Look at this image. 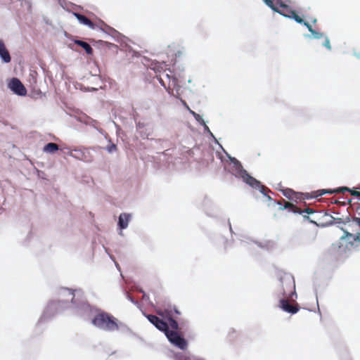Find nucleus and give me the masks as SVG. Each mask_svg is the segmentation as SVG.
I'll return each mask as SVG.
<instances>
[{"mask_svg":"<svg viewBox=\"0 0 360 360\" xmlns=\"http://www.w3.org/2000/svg\"><path fill=\"white\" fill-rule=\"evenodd\" d=\"M356 211L359 215H360V203H356Z\"/></svg>","mask_w":360,"mask_h":360,"instance_id":"53","label":"nucleus"},{"mask_svg":"<svg viewBox=\"0 0 360 360\" xmlns=\"http://www.w3.org/2000/svg\"><path fill=\"white\" fill-rule=\"evenodd\" d=\"M310 33H311L310 34H304V37L305 38L316 39H319L323 38V37H325V34L323 32L316 31L314 29L311 30Z\"/></svg>","mask_w":360,"mask_h":360,"instance_id":"31","label":"nucleus"},{"mask_svg":"<svg viewBox=\"0 0 360 360\" xmlns=\"http://www.w3.org/2000/svg\"><path fill=\"white\" fill-rule=\"evenodd\" d=\"M90 311H86L83 315H78L84 319H88L91 316L94 317L91 320V324L96 328L106 332H114V328H117V318L111 314L103 311L98 308L93 307L89 304Z\"/></svg>","mask_w":360,"mask_h":360,"instance_id":"3","label":"nucleus"},{"mask_svg":"<svg viewBox=\"0 0 360 360\" xmlns=\"http://www.w3.org/2000/svg\"><path fill=\"white\" fill-rule=\"evenodd\" d=\"M200 125L203 127L204 133L207 134L209 136H212V132L210 131L205 122H203Z\"/></svg>","mask_w":360,"mask_h":360,"instance_id":"41","label":"nucleus"},{"mask_svg":"<svg viewBox=\"0 0 360 360\" xmlns=\"http://www.w3.org/2000/svg\"><path fill=\"white\" fill-rule=\"evenodd\" d=\"M338 192H340V190L338 189V187L336 188L319 189V190H317L316 191H314L312 193L313 194H317V196L319 197V196H322V195H326V194L331 195V194H333V193H338Z\"/></svg>","mask_w":360,"mask_h":360,"instance_id":"25","label":"nucleus"},{"mask_svg":"<svg viewBox=\"0 0 360 360\" xmlns=\"http://www.w3.org/2000/svg\"><path fill=\"white\" fill-rule=\"evenodd\" d=\"M228 224H229V230H230L231 233V234L234 233L229 220L228 221Z\"/></svg>","mask_w":360,"mask_h":360,"instance_id":"55","label":"nucleus"},{"mask_svg":"<svg viewBox=\"0 0 360 360\" xmlns=\"http://www.w3.org/2000/svg\"><path fill=\"white\" fill-rule=\"evenodd\" d=\"M323 38H324V41L323 42L322 46L326 47L328 50L330 51L332 48L329 38L326 35H325V37Z\"/></svg>","mask_w":360,"mask_h":360,"instance_id":"39","label":"nucleus"},{"mask_svg":"<svg viewBox=\"0 0 360 360\" xmlns=\"http://www.w3.org/2000/svg\"><path fill=\"white\" fill-rule=\"evenodd\" d=\"M91 42L93 44V45L96 47L100 48L104 45L107 46L109 49L111 47H117V46L115 44L110 43L105 41L103 40H95L91 39Z\"/></svg>","mask_w":360,"mask_h":360,"instance_id":"29","label":"nucleus"},{"mask_svg":"<svg viewBox=\"0 0 360 360\" xmlns=\"http://www.w3.org/2000/svg\"><path fill=\"white\" fill-rule=\"evenodd\" d=\"M304 195H305V199H307V200H309V199H312V198H317V197H318V196H317V194H314V195L311 196V195H310V194H309V193H304Z\"/></svg>","mask_w":360,"mask_h":360,"instance_id":"47","label":"nucleus"},{"mask_svg":"<svg viewBox=\"0 0 360 360\" xmlns=\"http://www.w3.org/2000/svg\"><path fill=\"white\" fill-rule=\"evenodd\" d=\"M71 6H72L73 8H75L82 9V7L81 6L76 5V4H72V3H71Z\"/></svg>","mask_w":360,"mask_h":360,"instance_id":"54","label":"nucleus"},{"mask_svg":"<svg viewBox=\"0 0 360 360\" xmlns=\"http://www.w3.org/2000/svg\"><path fill=\"white\" fill-rule=\"evenodd\" d=\"M302 25L305 26L309 32L313 30L311 25L307 21L304 20V22H302Z\"/></svg>","mask_w":360,"mask_h":360,"instance_id":"46","label":"nucleus"},{"mask_svg":"<svg viewBox=\"0 0 360 360\" xmlns=\"http://www.w3.org/2000/svg\"><path fill=\"white\" fill-rule=\"evenodd\" d=\"M32 237V232H29L27 236V238L26 240H29L30 238H31Z\"/></svg>","mask_w":360,"mask_h":360,"instance_id":"57","label":"nucleus"},{"mask_svg":"<svg viewBox=\"0 0 360 360\" xmlns=\"http://www.w3.org/2000/svg\"><path fill=\"white\" fill-rule=\"evenodd\" d=\"M278 307L283 311L291 314H296L300 309L298 307L290 304L288 300L285 297L280 298Z\"/></svg>","mask_w":360,"mask_h":360,"instance_id":"12","label":"nucleus"},{"mask_svg":"<svg viewBox=\"0 0 360 360\" xmlns=\"http://www.w3.org/2000/svg\"><path fill=\"white\" fill-rule=\"evenodd\" d=\"M330 219H333V220H335V224H345V221H344L342 220V219H341V218H335V217H333L331 215H330Z\"/></svg>","mask_w":360,"mask_h":360,"instance_id":"45","label":"nucleus"},{"mask_svg":"<svg viewBox=\"0 0 360 360\" xmlns=\"http://www.w3.org/2000/svg\"><path fill=\"white\" fill-rule=\"evenodd\" d=\"M229 337L231 340H233L236 337V330L233 328L230 329L229 332Z\"/></svg>","mask_w":360,"mask_h":360,"instance_id":"42","label":"nucleus"},{"mask_svg":"<svg viewBox=\"0 0 360 360\" xmlns=\"http://www.w3.org/2000/svg\"><path fill=\"white\" fill-rule=\"evenodd\" d=\"M230 158V163L231 165V167L229 169L228 172L234 176L237 179H240L243 180L244 183L248 184L252 188L258 190L264 197L266 198V200L269 202L268 206H271V204L273 205H278L279 210H288L291 206L290 203L287 202L285 200V205L281 203L280 201L274 200L269 195V193L274 195L273 192L271 191L269 188L266 187L262 184L261 181L252 176L243 167L241 162L234 157Z\"/></svg>","mask_w":360,"mask_h":360,"instance_id":"2","label":"nucleus"},{"mask_svg":"<svg viewBox=\"0 0 360 360\" xmlns=\"http://www.w3.org/2000/svg\"><path fill=\"white\" fill-rule=\"evenodd\" d=\"M220 238L221 239V240L223 242L224 250H226L227 248L231 245L232 241L229 240L227 238H224L222 236H220Z\"/></svg>","mask_w":360,"mask_h":360,"instance_id":"40","label":"nucleus"},{"mask_svg":"<svg viewBox=\"0 0 360 360\" xmlns=\"http://www.w3.org/2000/svg\"><path fill=\"white\" fill-rule=\"evenodd\" d=\"M15 1H20L22 6H26L28 11L31 10V0H15Z\"/></svg>","mask_w":360,"mask_h":360,"instance_id":"37","label":"nucleus"},{"mask_svg":"<svg viewBox=\"0 0 360 360\" xmlns=\"http://www.w3.org/2000/svg\"><path fill=\"white\" fill-rule=\"evenodd\" d=\"M69 155L77 160L86 162H91L93 160L92 156L89 152V148L84 147L72 150L70 152Z\"/></svg>","mask_w":360,"mask_h":360,"instance_id":"9","label":"nucleus"},{"mask_svg":"<svg viewBox=\"0 0 360 360\" xmlns=\"http://www.w3.org/2000/svg\"><path fill=\"white\" fill-rule=\"evenodd\" d=\"M191 333V326L188 320L179 319V333L184 338Z\"/></svg>","mask_w":360,"mask_h":360,"instance_id":"20","label":"nucleus"},{"mask_svg":"<svg viewBox=\"0 0 360 360\" xmlns=\"http://www.w3.org/2000/svg\"><path fill=\"white\" fill-rule=\"evenodd\" d=\"M99 23L102 25V26H99L98 25V29L102 31L103 32H104L105 34L109 35L110 34H112V30H115V28L109 26L108 25H107L104 21L101 20H99Z\"/></svg>","mask_w":360,"mask_h":360,"instance_id":"30","label":"nucleus"},{"mask_svg":"<svg viewBox=\"0 0 360 360\" xmlns=\"http://www.w3.org/2000/svg\"><path fill=\"white\" fill-rule=\"evenodd\" d=\"M181 102L182 105H184V107H185V108H186L188 111H189V110H191V109H190V108H189V106L188 105L187 103H186L184 100L181 99Z\"/></svg>","mask_w":360,"mask_h":360,"instance_id":"52","label":"nucleus"},{"mask_svg":"<svg viewBox=\"0 0 360 360\" xmlns=\"http://www.w3.org/2000/svg\"><path fill=\"white\" fill-rule=\"evenodd\" d=\"M354 55L358 58H360V53H355Z\"/></svg>","mask_w":360,"mask_h":360,"instance_id":"64","label":"nucleus"},{"mask_svg":"<svg viewBox=\"0 0 360 360\" xmlns=\"http://www.w3.org/2000/svg\"><path fill=\"white\" fill-rule=\"evenodd\" d=\"M77 121L87 125L91 120V117L84 113L79 114L75 117Z\"/></svg>","mask_w":360,"mask_h":360,"instance_id":"32","label":"nucleus"},{"mask_svg":"<svg viewBox=\"0 0 360 360\" xmlns=\"http://www.w3.org/2000/svg\"><path fill=\"white\" fill-rule=\"evenodd\" d=\"M159 314L164 319H167V317H172L173 306H172L171 304H168L167 306H165L163 309V311L160 312Z\"/></svg>","mask_w":360,"mask_h":360,"instance_id":"28","label":"nucleus"},{"mask_svg":"<svg viewBox=\"0 0 360 360\" xmlns=\"http://www.w3.org/2000/svg\"><path fill=\"white\" fill-rule=\"evenodd\" d=\"M72 14L77 18V20L80 24L86 25L92 30L98 27V25L93 22L89 18H88L83 14L78 12H72Z\"/></svg>","mask_w":360,"mask_h":360,"instance_id":"13","label":"nucleus"},{"mask_svg":"<svg viewBox=\"0 0 360 360\" xmlns=\"http://www.w3.org/2000/svg\"><path fill=\"white\" fill-rule=\"evenodd\" d=\"M112 34H110L109 36H110L113 39H115L116 41L119 43H123L124 42L125 39H127V38L119 32L116 30H112Z\"/></svg>","mask_w":360,"mask_h":360,"instance_id":"27","label":"nucleus"},{"mask_svg":"<svg viewBox=\"0 0 360 360\" xmlns=\"http://www.w3.org/2000/svg\"><path fill=\"white\" fill-rule=\"evenodd\" d=\"M352 221L355 222L360 227V217H353Z\"/></svg>","mask_w":360,"mask_h":360,"instance_id":"49","label":"nucleus"},{"mask_svg":"<svg viewBox=\"0 0 360 360\" xmlns=\"http://www.w3.org/2000/svg\"><path fill=\"white\" fill-rule=\"evenodd\" d=\"M302 215L303 216V219H304V221H308L309 223L318 226L317 223L315 221L311 219V218L308 215H306V214H302Z\"/></svg>","mask_w":360,"mask_h":360,"instance_id":"44","label":"nucleus"},{"mask_svg":"<svg viewBox=\"0 0 360 360\" xmlns=\"http://www.w3.org/2000/svg\"><path fill=\"white\" fill-rule=\"evenodd\" d=\"M131 219V214L129 213L123 212L119 215L117 220V228L120 230L119 233L120 235H122V230L128 227L129 222Z\"/></svg>","mask_w":360,"mask_h":360,"instance_id":"11","label":"nucleus"},{"mask_svg":"<svg viewBox=\"0 0 360 360\" xmlns=\"http://www.w3.org/2000/svg\"><path fill=\"white\" fill-rule=\"evenodd\" d=\"M72 41L76 45L79 46L80 47H82L85 51V53L88 56H92L93 55L94 50L91 48V46L87 42H86V41H83L82 39H79L78 38L73 39Z\"/></svg>","mask_w":360,"mask_h":360,"instance_id":"19","label":"nucleus"},{"mask_svg":"<svg viewBox=\"0 0 360 360\" xmlns=\"http://www.w3.org/2000/svg\"><path fill=\"white\" fill-rule=\"evenodd\" d=\"M165 320L168 323L169 328H171L170 332H174L176 334L171 338L169 335L166 336L168 341L178 349L182 351L186 350L188 347V342L187 340L179 333V320L177 321L173 317H167Z\"/></svg>","mask_w":360,"mask_h":360,"instance_id":"5","label":"nucleus"},{"mask_svg":"<svg viewBox=\"0 0 360 360\" xmlns=\"http://www.w3.org/2000/svg\"><path fill=\"white\" fill-rule=\"evenodd\" d=\"M108 255H109L110 258L112 261L115 262V257H114V256H112V255H110V254H108Z\"/></svg>","mask_w":360,"mask_h":360,"instance_id":"62","label":"nucleus"},{"mask_svg":"<svg viewBox=\"0 0 360 360\" xmlns=\"http://www.w3.org/2000/svg\"><path fill=\"white\" fill-rule=\"evenodd\" d=\"M109 142L110 143V145H108L105 148V150L109 153H112L113 151H115L117 149V146L112 143L111 140H109Z\"/></svg>","mask_w":360,"mask_h":360,"instance_id":"38","label":"nucleus"},{"mask_svg":"<svg viewBox=\"0 0 360 360\" xmlns=\"http://www.w3.org/2000/svg\"><path fill=\"white\" fill-rule=\"evenodd\" d=\"M316 22H317L316 18H313V19H311V22H312V23L315 24V23H316Z\"/></svg>","mask_w":360,"mask_h":360,"instance_id":"63","label":"nucleus"},{"mask_svg":"<svg viewBox=\"0 0 360 360\" xmlns=\"http://www.w3.org/2000/svg\"><path fill=\"white\" fill-rule=\"evenodd\" d=\"M98 124V122L93 118L91 119V120L89 121V124L87 125H89L92 127H94V129H96L100 134H103L104 133V131L103 129H102L101 128H98L97 127V124Z\"/></svg>","mask_w":360,"mask_h":360,"instance_id":"34","label":"nucleus"},{"mask_svg":"<svg viewBox=\"0 0 360 360\" xmlns=\"http://www.w3.org/2000/svg\"><path fill=\"white\" fill-rule=\"evenodd\" d=\"M115 264L116 267L117 268V269H118L119 271H120V266H119V264H118L117 262H115Z\"/></svg>","mask_w":360,"mask_h":360,"instance_id":"60","label":"nucleus"},{"mask_svg":"<svg viewBox=\"0 0 360 360\" xmlns=\"http://www.w3.org/2000/svg\"><path fill=\"white\" fill-rule=\"evenodd\" d=\"M255 243L258 245V247L262 249L269 250V243H262L260 242H255Z\"/></svg>","mask_w":360,"mask_h":360,"instance_id":"43","label":"nucleus"},{"mask_svg":"<svg viewBox=\"0 0 360 360\" xmlns=\"http://www.w3.org/2000/svg\"><path fill=\"white\" fill-rule=\"evenodd\" d=\"M0 59L3 63H9L11 56L3 39H0Z\"/></svg>","mask_w":360,"mask_h":360,"instance_id":"15","label":"nucleus"},{"mask_svg":"<svg viewBox=\"0 0 360 360\" xmlns=\"http://www.w3.org/2000/svg\"><path fill=\"white\" fill-rule=\"evenodd\" d=\"M116 324H117V328H114V331L119 330L122 333H124V334H129V335H136V334L124 323L120 321L118 319H117Z\"/></svg>","mask_w":360,"mask_h":360,"instance_id":"22","label":"nucleus"},{"mask_svg":"<svg viewBox=\"0 0 360 360\" xmlns=\"http://www.w3.org/2000/svg\"><path fill=\"white\" fill-rule=\"evenodd\" d=\"M338 189L340 192H349L352 196L356 198L358 201H360V191H354L353 189L347 186H340Z\"/></svg>","mask_w":360,"mask_h":360,"instance_id":"26","label":"nucleus"},{"mask_svg":"<svg viewBox=\"0 0 360 360\" xmlns=\"http://www.w3.org/2000/svg\"><path fill=\"white\" fill-rule=\"evenodd\" d=\"M202 206L207 216L211 217H217L218 216V208L213 204L212 200L208 197H204L202 202Z\"/></svg>","mask_w":360,"mask_h":360,"instance_id":"10","label":"nucleus"},{"mask_svg":"<svg viewBox=\"0 0 360 360\" xmlns=\"http://www.w3.org/2000/svg\"><path fill=\"white\" fill-rule=\"evenodd\" d=\"M58 294L60 299L51 300L48 303L37 323V326L50 321L55 316L68 309L77 316L83 315L91 310L89 303L80 289L73 290L61 287L58 289Z\"/></svg>","mask_w":360,"mask_h":360,"instance_id":"1","label":"nucleus"},{"mask_svg":"<svg viewBox=\"0 0 360 360\" xmlns=\"http://www.w3.org/2000/svg\"><path fill=\"white\" fill-rule=\"evenodd\" d=\"M281 191L285 198H287L290 200H293L295 202H297L299 200L298 195H302V193L296 192L293 189L288 188H282L281 189Z\"/></svg>","mask_w":360,"mask_h":360,"instance_id":"17","label":"nucleus"},{"mask_svg":"<svg viewBox=\"0 0 360 360\" xmlns=\"http://www.w3.org/2000/svg\"><path fill=\"white\" fill-rule=\"evenodd\" d=\"M340 229L344 232V235L340 238L337 243L332 244L328 250L330 255L335 260L345 258L347 256V252L354 247L355 243H360V233L354 235L342 227Z\"/></svg>","mask_w":360,"mask_h":360,"instance_id":"4","label":"nucleus"},{"mask_svg":"<svg viewBox=\"0 0 360 360\" xmlns=\"http://www.w3.org/2000/svg\"><path fill=\"white\" fill-rule=\"evenodd\" d=\"M279 281L281 283V290L278 295V297L282 295L291 300H293L294 297L297 298L295 279L291 274L283 273L279 277Z\"/></svg>","mask_w":360,"mask_h":360,"instance_id":"6","label":"nucleus"},{"mask_svg":"<svg viewBox=\"0 0 360 360\" xmlns=\"http://www.w3.org/2000/svg\"><path fill=\"white\" fill-rule=\"evenodd\" d=\"M59 150V147L55 143L49 142L43 148V151L49 154H54Z\"/></svg>","mask_w":360,"mask_h":360,"instance_id":"23","label":"nucleus"},{"mask_svg":"<svg viewBox=\"0 0 360 360\" xmlns=\"http://www.w3.org/2000/svg\"><path fill=\"white\" fill-rule=\"evenodd\" d=\"M108 255H109L110 258L112 261L115 262V257H114V256H112V255H110V254H108Z\"/></svg>","mask_w":360,"mask_h":360,"instance_id":"61","label":"nucleus"},{"mask_svg":"<svg viewBox=\"0 0 360 360\" xmlns=\"http://www.w3.org/2000/svg\"><path fill=\"white\" fill-rule=\"evenodd\" d=\"M282 1L284 4L285 7H279L278 6L281 11H285V12H288L289 11H291L292 9L291 4H293L292 0H282Z\"/></svg>","mask_w":360,"mask_h":360,"instance_id":"33","label":"nucleus"},{"mask_svg":"<svg viewBox=\"0 0 360 360\" xmlns=\"http://www.w3.org/2000/svg\"><path fill=\"white\" fill-rule=\"evenodd\" d=\"M145 316L150 323H152L158 330L162 332L165 336L169 335L171 338L176 335L174 332H170L168 323L164 319H160L154 314H145Z\"/></svg>","mask_w":360,"mask_h":360,"instance_id":"7","label":"nucleus"},{"mask_svg":"<svg viewBox=\"0 0 360 360\" xmlns=\"http://www.w3.org/2000/svg\"><path fill=\"white\" fill-rule=\"evenodd\" d=\"M314 292L316 294V297H317V288L316 286L314 288ZM316 300L318 301V297H316Z\"/></svg>","mask_w":360,"mask_h":360,"instance_id":"59","label":"nucleus"},{"mask_svg":"<svg viewBox=\"0 0 360 360\" xmlns=\"http://www.w3.org/2000/svg\"><path fill=\"white\" fill-rule=\"evenodd\" d=\"M335 224V220L333 219H331L330 221L326 222V224H323L322 226H329Z\"/></svg>","mask_w":360,"mask_h":360,"instance_id":"48","label":"nucleus"},{"mask_svg":"<svg viewBox=\"0 0 360 360\" xmlns=\"http://www.w3.org/2000/svg\"><path fill=\"white\" fill-rule=\"evenodd\" d=\"M127 298H128V300L130 302H131L134 304H138V302L131 296H130L129 295H127Z\"/></svg>","mask_w":360,"mask_h":360,"instance_id":"50","label":"nucleus"},{"mask_svg":"<svg viewBox=\"0 0 360 360\" xmlns=\"http://www.w3.org/2000/svg\"><path fill=\"white\" fill-rule=\"evenodd\" d=\"M136 132L142 139H147L151 134L150 129L148 127V124L141 122V121H136Z\"/></svg>","mask_w":360,"mask_h":360,"instance_id":"14","label":"nucleus"},{"mask_svg":"<svg viewBox=\"0 0 360 360\" xmlns=\"http://www.w3.org/2000/svg\"><path fill=\"white\" fill-rule=\"evenodd\" d=\"M189 112L193 116V117L195 118V120L200 124H202L204 121L202 117L198 114L197 112H194L193 110H189Z\"/></svg>","mask_w":360,"mask_h":360,"instance_id":"36","label":"nucleus"},{"mask_svg":"<svg viewBox=\"0 0 360 360\" xmlns=\"http://www.w3.org/2000/svg\"><path fill=\"white\" fill-rule=\"evenodd\" d=\"M173 314H177V315H180L181 314V312L179 311V310L176 308V306H173Z\"/></svg>","mask_w":360,"mask_h":360,"instance_id":"51","label":"nucleus"},{"mask_svg":"<svg viewBox=\"0 0 360 360\" xmlns=\"http://www.w3.org/2000/svg\"><path fill=\"white\" fill-rule=\"evenodd\" d=\"M264 3L271 8L274 12L277 13L278 14L283 13L278 6L279 7H285L283 2L282 0H262Z\"/></svg>","mask_w":360,"mask_h":360,"instance_id":"16","label":"nucleus"},{"mask_svg":"<svg viewBox=\"0 0 360 360\" xmlns=\"http://www.w3.org/2000/svg\"><path fill=\"white\" fill-rule=\"evenodd\" d=\"M8 88L15 95L25 96L27 91L24 84L17 77L11 78L8 83Z\"/></svg>","mask_w":360,"mask_h":360,"instance_id":"8","label":"nucleus"},{"mask_svg":"<svg viewBox=\"0 0 360 360\" xmlns=\"http://www.w3.org/2000/svg\"><path fill=\"white\" fill-rule=\"evenodd\" d=\"M343 221H345V224H346L347 223H349L351 221V219L349 217H347L346 219Z\"/></svg>","mask_w":360,"mask_h":360,"instance_id":"58","label":"nucleus"},{"mask_svg":"<svg viewBox=\"0 0 360 360\" xmlns=\"http://www.w3.org/2000/svg\"><path fill=\"white\" fill-rule=\"evenodd\" d=\"M290 205H291V206L290 207L289 209H288L289 212H292L294 214H311L315 213V211L311 208H307L305 210H301L295 209L294 208L295 205L293 204H290Z\"/></svg>","mask_w":360,"mask_h":360,"instance_id":"24","label":"nucleus"},{"mask_svg":"<svg viewBox=\"0 0 360 360\" xmlns=\"http://www.w3.org/2000/svg\"><path fill=\"white\" fill-rule=\"evenodd\" d=\"M279 15L291 20H295L297 23L302 25V22H304V20L297 15L295 11L293 9H291V11H289L288 12H285V11H283V13H280Z\"/></svg>","mask_w":360,"mask_h":360,"instance_id":"18","label":"nucleus"},{"mask_svg":"<svg viewBox=\"0 0 360 360\" xmlns=\"http://www.w3.org/2000/svg\"><path fill=\"white\" fill-rule=\"evenodd\" d=\"M159 82L161 84V86H162L163 87L166 88L165 82H163V80L161 78L159 79Z\"/></svg>","mask_w":360,"mask_h":360,"instance_id":"56","label":"nucleus"},{"mask_svg":"<svg viewBox=\"0 0 360 360\" xmlns=\"http://www.w3.org/2000/svg\"><path fill=\"white\" fill-rule=\"evenodd\" d=\"M210 138L214 142V143L217 144L219 147L222 150V151L226 154V157L229 158V160L230 161V158L231 157L230 154H229L225 149L223 148V146L219 143L218 140L216 139L214 135L212 134V136H210Z\"/></svg>","mask_w":360,"mask_h":360,"instance_id":"35","label":"nucleus"},{"mask_svg":"<svg viewBox=\"0 0 360 360\" xmlns=\"http://www.w3.org/2000/svg\"><path fill=\"white\" fill-rule=\"evenodd\" d=\"M174 360H205L203 359H198L196 356L191 354H187L182 352H177L173 353Z\"/></svg>","mask_w":360,"mask_h":360,"instance_id":"21","label":"nucleus"}]
</instances>
